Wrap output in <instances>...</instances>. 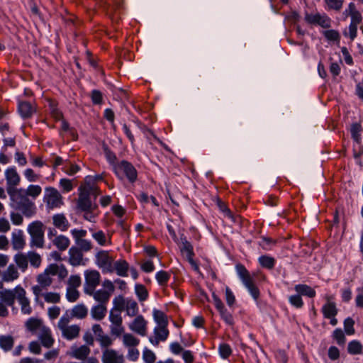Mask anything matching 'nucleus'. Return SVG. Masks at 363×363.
<instances>
[{
  "label": "nucleus",
  "mask_w": 363,
  "mask_h": 363,
  "mask_svg": "<svg viewBox=\"0 0 363 363\" xmlns=\"http://www.w3.org/2000/svg\"><path fill=\"white\" fill-rule=\"evenodd\" d=\"M53 276H57L59 280H63L68 276V270L64 264H50L43 272L38 274L37 284L31 288L36 300L40 297L43 291H48L51 286Z\"/></svg>",
  "instance_id": "obj_1"
},
{
  "label": "nucleus",
  "mask_w": 363,
  "mask_h": 363,
  "mask_svg": "<svg viewBox=\"0 0 363 363\" xmlns=\"http://www.w3.org/2000/svg\"><path fill=\"white\" fill-rule=\"evenodd\" d=\"M93 194L95 196L100 194L97 186L88 184L84 187L80 188V193L77 200V208L81 211L96 208L97 206L93 204L89 199V194Z\"/></svg>",
  "instance_id": "obj_2"
},
{
  "label": "nucleus",
  "mask_w": 363,
  "mask_h": 363,
  "mask_svg": "<svg viewBox=\"0 0 363 363\" xmlns=\"http://www.w3.org/2000/svg\"><path fill=\"white\" fill-rule=\"evenodd\" d=\"M345 13L350 16L351 22L348 27V31L344 32L345 35H348L351 40H353L357 34L358 26L362 21V16L359 11L357 10L354 3L351 2L348 5V8L345 11Z\"/></svg>",
  "instance_id": "obj_3"
},
{
  "label": "nucleus",
  "mask_w": 363,
  "mask_h": 363,
  "mask_svg": "<svg viewBox=\"0 0 363 363\" xmlns=\"http://www.w3.org/2000/svg\"><path fill=\"white\" fill-rule=\"evenodd\" d=\"M70 320L71 317L65 313L61 316L57 323V328L61 331L62 337L69 340L77 337L80 332V327L78 325H69Z\"/></svg>",
  "instance_id": "obj_4"
},
{
  "label": "nucleus",
  "mask_w": 363,
  "mask_h": 363,
  "mask_svg": "<svg viewBox=\"0 0 363 363\" xmlns=\"http://www.w3.org/2000/svg\"><path fill=\"white\" fill-rule=\"evenodd\" d=\"M28 233L30 236V245L42 248L44 245V225L41 221L35 220L28 226Z\"/></svg>",
  "instance_id": "obj_5"
},
{
  "label": "nucleus",
  "mask_w": 363,
  "mask_h": 363,
  "mask_svg": "<svg viewBox=\"0 0 363 363\" xmlns=\"http://www.w3.org/2000/svg\"><path fill=\"white\" fill-rule=\"evenodd\" d=\"M114 172L116 176L123 179L125 177L129 182H134L137 179V171L135 168L128 162L123 160L113 165Z\"/></svg>",
  "instance_id": "obj_6"
},
{
  "label": "nucleus",
  "mask_w": 363,
  "mask_h": 363,
  "mask_svg": "<svg viewBox=\"0 0 363 363\" xmlns=\"http://www.w3.org/2000/svg\"><path fill=\"white\" fill-rule=\"evenodd\" d=\"M43 201L49 209L58 208L64 205L63 197L57 189L52 186L45 189Z\"/></svg>",
  "instance_id": "obj_7"
},
{
  "label": "nucleus",
  "mask_w": 363,
  "mask_h": 363,
  "mask_svg": "<svg viewBox=\"0 0 363 363\" xmlns=\"http://www.w3.org/2000/svg\"><path fill=\"white\" fill-rule=\"evenodd\" d=\"M114 258L108 251L101 250L96 255V264L104 273H113Z\"/></svg>",
  "instance_id": "obj_8"
},
{
  "label": "nucleus",
  "mask_w": 363,
  "mask_h": 363,
  "mask_svg": "<svg viewBox=\"0 0 363 363\" xmlns=\"http://www.w3.org/2000/svg\"><path fill=\"white\" fill-rule=\"evenodd\" d=\"M108 320L111 323L110 333L113 336L121 337L125 333V328L123 325V319L121 314L115 313L113 310H111L109 313Z\"/></svg>",
  "instance_id": "obj_9"
},
{
  "label": "nucleus",
  "mask_w": 363,
  "mask_h": 363,
  "mask_svg": "<svg viewBox=\"0 0 363 363\" xmlns=\"http://www.w3.org/2000/svg\"><path fill=\"white\" fill-rule=\"evenodd\" d=\"M100 281L101 274L99 271L96 269L85 270L84 292L86 294L92 289H96Z\"/></svg>",
  "instance_id": "obj_10"
},
{
  "label": "nucleus",
  "mask_w": 363,
  "mask_h": 363,
  "mask_svg": "<svg viewBox=\"0 0 363 363\" xmlns=\"http://www.w3.org/2000/svg\"><path fill=\"white\" fill-rule=\"evenodd\" d=\"M5 179L6 182V191L9 189L12 191L16 189V186H18L21 182V177L18 173L15 167H9L4 172Z\"/></svg>",
  "instance_id": "obj_11"
},
{
  "label": "nucleus",
  "mask_w": 363,
  "mask_h": 363,
  "mask_svg": "<svg viewBox=\"0 0 363 363\" xmlns=\"http://www.w3.org/2000/svg\"><path fill=\"white\" fill-rule=\"evenodd\" d=\"M305 20L310 24H317L323 28H330L331 26V19L325 14L316 13H306Z\"/></svg>",
  "instance_id": "obj_12"
},
{
  "label": "nucleus",
  "mask_w": 363,
  "mask_h": 363,
  "mask_svg": "<svg viewBox=\"0 0 363 363\" xmlns=\"http://www.w3.org/2000/svg\"><path fill=\"white\" fill-rule=\"evenodd\" d=\"M17 301L21 306V311L24 315H30L32 313V307L29 298L26 296V291L23 288L16 289Z\"/></svg>",
  "instance_id": "obj_13"
},
{
  "label": "nucleus",
  "mask_w": 363,
  "mask_h": 363,
  "mask_svg": "<svg viewBox=\"0 0 363 363\" xmlns=\"http://www.w3.org/2000/svg\"><path fill=\"white\" fill-rule=\"evenodd\" d=\"M147 323L144 317L138 315L128 324V328L131 331L141 336H145L147 334Z\"/></svg>",
  "instance_id": "obj_14"
},
{
  "label": "nucleus",
  "mask_w": 363,
  "mask_h": 363,
  "mask_svg": "<svg viewBox=\"0 0 363 363\" xmlns=\"http://www.w3.org/2000/svg\"><path fill=\"white\" fill-rule=\"evenodd\" d=\"M102 363H124L125 357L123 354L119 353L114 349L105 350L101 352Z\"/></svg>",
  "instance_id": "obj_15"
},
{
  "label": "nucleus",
  "mask_w": 363,
  "mask_h": 363,
  "mask_svg": "<svg viewBox=\"0 0 363 363\" xmlns=\"http://www.w3.org/2000/svg\"><path fill=\"white\" fill-rule=\"evenodd\" d=\"M335 297L333 295L327 294L325 296L326 303L322 307V313L325 318L336 316L337 314V308L335 303L333 301Z\"/></svg>",
  "instance_id": "obj_16"
},
{
  "label": "nucleus",
  "mask_w": 363,
  "mask_h": 363,
  "mask_svg": "<svg viewBox=\"0 0 363 363\" xmlns=\"http://www.w3.org/2000/svg\"><path fill=\"white\" fill-rule=\"evenodd\" d=\"M18 288L23 287L21 285H18L13 289L0 290L1 301L5 303L8 306H13L15 303V300H17L16 289Z\"/></svg>",
  "instance_id": "obj_17"
},
{
  "label": "nucleus",
  "mask_w": 363,
  "mask_h": 363,
  "mask_svg": "<svg viewBox=\"0 0 363 363\" xmlns=\"http://www.w3.org/2000/svg\"><path fill=\"white\" fill-rule=\"evenodd\" d=\"M169 336L167 325H158L154 329V337L150 338V342L154 345H158L160 341H165Z\"/></svg>",
  "instance_id": "obj_18"
},
{
  "label": "nucleus",
  "mask_w": 363,
  "mask_h": 363,
  "mask_svg": "<svg viewBox=\"0 0 363 363\" xmlns=\"http://www.w3.org/2000/svg\"><path fill=\"white\" fill-rule=\"evenodd\" d=\"M8 194L9 195L11 201L14 203L15 207H17L21 203L30 200L23 188L16 189L12 191L9 189Z\"/></svg>",
  "instance_id": "obj_19"
},
{
  "label": "nucleus",
  "mask_w": 363,
  "mask_h": 363,
  "mask_svg": "<svg viewBox=\"0 0 363 363\" xmlns=\"http://www.w3.org/2000/svg\"><path fill=\"white\" fill-rule=\"evenodd\" d=\"M20 277L18 268L13 264H11L4 270L1 274L2 281L4 282H13L18 279Z\"/></svg>",
  "instance_id": "obj_20"
},
{
  "label": "nucleus",
  "mask_w": 363,
  "mask_h": 363,
  "mask_svg": "<svg viewBox=\"0 0 363 363\" xmlns=\"http://www.w3.org/2000/svg\"><path fill=\"white\" fill-rule=\"evenodd\" d=\"M91 352L90 348L87 345H81L80 347H72L69 356L79 360H85Z\"/></svg>",
  "instance_id": "obj_21"
},
{
  "label": "nucleus",
  "mask_w": 363,
  "mask_h": 363,
  "mask_svg": "<svg viewBox=\"0 0 363 363\" xmlns=\"http://www.w3.org/2000/svg\"><path fill=\"white\" fill-rule=\"evenodd\" d=\"M52 219L53 225L60 231H67L70 226L69 220L63 213H56L52 216Z\"/></svg>",
  "instance_id": "obj_22"
},
{
  "label": "nucleus",
  "mask_w": 363,
  "mask_h": 363,
  "mask_svg": "<svg viewBox=\"0 0 363 363\" xmlns=\"http://www.w3.org/2000/svg\"><path fill=\"white\" fill-rule=\"evenodd\" d=\"M11 245L15 250H22L26 245L25 237L21 230H15L11 234Z\"/></svg>",
  "instance_id": "obj_23"
},
{
  "label": "nucleus",
  "mask_w": 363,
  "mask_h": 363,
  "mask_svg": "<svg viewBox=\"0 0 363 363\" xmlns=\"http://www.w3.org/2000/svg\"><path fill=\"white\" fill-rule=\"evenodd\" d=\"M69 263L74 266H79L84 264L83 263V254L82 251L76 247L69 248Z\"/></svg>",
  "instance_id": "obj_24"
},
{
  "label": "nucleus",
  "mask_w": 363,
  "mask_h": 363,
  "mask_svg": "<svg viewBox=\"0 0 363 363\" xmlns=\"http://www.w3.org/2000/svg\"><path fill=\"white\" fill-rule=\"evenodd\" d=\"M37 334L45 347L50 348L52 346L54 340L51 336L50 330L48 327H41V330Z\"/></svg>",
  "instance_id": "obj_25"
},
{
  "label": "nucleus",
  "mask_w": 363,
  "mask_h": 363,
  "mask_svg": "<svg viewBox=\"0 0 363 363\" xmlns=\"http://www.w3.org/2000/svg\"><path fill=\"white\" fill-rule=\"evenodd\" d=\"M237 273L238 277L241 279L245 286L250 287L254 284L253 278L247 270V269L242 264H238L236 266Z\"/></svg>",
  "instance_id": "obj_26"
},
{
  "label": "nucleus",
  "mask_w": 363,
  "mask_h": 363,
  "mask_svg": "<svg viewBox=\"0 0 363 363\" xmlns=\"http://www.w3.org/2000/svg\"><path fill=\"white\" fill-rule=\"evenodd\" d=\"M237 273L238 277L241 279L245 286L250 287L254 284L253 278L247 270V269L242 264H238L236 266Z\"/></svg>",
  "instance_id": "obj_27"
},
{
  "label": "nucleus",
  "mask_w": 363,
  "mask_h": 363,
  "mask_svg": "<svg viewBox=\"0 0 363 363\" xmlns=\"http://www.w3.org/2000/svg\"><path fill=\"white\" fill-rule=\"evenodd\" d=\"M107 313V306L104 303H98L93 306L90 311L91 316L96 320H103Z\"/></svg>",
  "instance_id": "obj_28"
},
{
  "label": "nucleus",
  "mask_w": 363,
  "mask_h": 363,
  "mask_svg": "<svg viewBox=\"0 0 363 363\" xmlns=\"http://www.w3.org/2000/svg\"><path fill=\"white\" fill-rule=\"evenodd\" d=\"M86 294L92 296L94 299L99 303H104L105 305H107V303L108 302L111 297V296L108 295V294L103 289H92L86 293Z\"/></svg>",
  "instance_id": "obj_29"
},
{
  "label": "nucleus",
  "mask_w": 363,
  "mask_h": 363,
  "mask_svg": "<svg viewBox=\"0 0 363 363\" xmlns=\"http://www.w3.org/2000/svg\"><path fill=\"white\" fill-rule=\"evenodd\" d=\"M88 315V308L87 307L83 304L79 303L76 306H74L70 311L69 317H71V319L74 318L77 319H84Z\"/></svg>",
  "instance_id": "obj_30"
},
{
  "label": "nucleus",
  "mask_w": 363,
  "mask_h": 363,
  "mask_svg": "<svg viewBox=\"0 0 363 363\" xmlns=\"http://www.w3.org/2000/svg\"><path fill=\"white\" fill-rule=\"evenodd\" d=\"M13 261L16 263V267L18 268L22 272H25L28 267V253H17L13 257Z\"/></svg>",
  "instance_id": "obj_31"
},
{
  "label": "nucleus",
  "mask_w": 363,
  "mask_h": 363,
  "mask_svg": "<svg viewBox=\"0 0 363 363\" xmlns=\"http://www.w3.org/2000/svg\"><path fill=\"white\" fill-rule=\"evenodd\" d=\"M181 243L179 245L182 255L186 258L193 257L194 256L193 246L189 242L185 236L182 235L180 238Z\"/></svg>",
  "instance_id": "obj_32"
},
{
  "label": "nucleus",
  "mask_w": 363,
  "mask_h": 363,
  "mask_svg": "<svg viewBox=\"0 0 363 363\" xmlns=\"http://www.w3.org/2000/svg\"><path fill=\"white\" fill-rule=\"evenodd\" d=\"M113 267V272L115 271L117 275L123 277H128L129 264L125 259H119L114 262Z\"/></svg>",
  "instance_id": "obj_33"
},
{
  "label": "nucleus",
  "mask_w": 363,
  "mask_h": 363,
  "mask_svg": "<svg viewBox=\"0 0 363 363\" xmlns=\"http://www.w3.org/2000/svg\"><path fill=\"white\" fill-rule=\"evenodd\" d=\"M16 208L21 211L26 217H31L36 212L35 205L34 202L30 200L21 203L18 206L16 207Z\"/></svg>",
  "instance_id": "obj_34"
},
{
  "label": "nucleus",
  "mask_w": 363,
  "mask_h": 363,
  "mask_svg": "<svg viewBox=\"0 0 363 363\" xmlns=\"http://www.w3.org/2000/svg\"><path fill=\"white\" fill-rule=\"evenodd\" d=\"M52 242L59 250L65 251L68 248L70 244V240L67 237L63 235H60L55 236L52 240Z\"/></svg>",
  "instance_id": "obj_35"
},
{
  "label": "nucleus",
  "mask_w": 363,
  "mask_h": 363,
  "mask_svg": "<svg viewBox=\"0 0 363 363\" xmlns=\"http://www.w3.org/2000/svg\"><path fill=\"white\" fill-rule=\"evenodd\" d=\"M40 297L43 298L44 301L48 303L56 304L59 303L61 301L60 294L55 291H43Z\"/></svg>",
  "instance_id": "obj_36"
},
{
  "label": "nucleus",
  "mask_w": 363,
  "mask_h": 363,
  "mask_svg": "<svg viewBox=\"0 0 363 363\" xmlns=\"http://www.w3.org/2000/svg\"><path fill=\"white\" fill-rule=\"evenodd\" d=\"M122 342L127 348L136 347L140 344V340L131 333H125L122 335Z\"/></svg>",
  "instance_id": "obj_37"
},
{
  "label": "nucleus",
  "mask_w": 363,
  "mask_h": 363,
  "mask_svg": "<svg viewBox=\"0 0 363 363\" xmlns=\"http://www.w3.org/2000/svg\"><path fill=\"white\" fill-rule=\"evenodd\" d=\"M14 345V338L11 335H0V348L4 352L11 350Z\"/></svg>",
  "instance_id": "obj_38"
},
{
  "label": "nucleus",
  "mask_w": 363,
  "mask_h": 363,
  "mask_svg": "<svg viewBox=\"0 0 363 363\" xmlns=\"http://www.w3.org/2000/svg\"><path fill=\"white\" fill-rule=\"evenodd\" d=\"M18 111L23 118H26L33 115L35 109L29 102L21 101L18 104Z\"/></svg>",
  "instance_id": "obj_39"
},
{
  "label": "nucleus",
  "mask_w": 363,
  "mask_h": 363,
  "mask_svg": "<svg viewBox=\"0 0 363 363\" xmlns=\"http://www.w3.org/2000/svg\"><path fill=\"white\" fill-rule=\"evenodd\" d=\"M138 310L137 302L133 298H127V303L124 310L125 311L127 315L130 317L136 316L138 313Z\"/></svg>",
  "instance_id": "obj_40"
},
{
  "label": "nucleus",
  "mask_w": 363,
  "mask_h": 363,
  "mask_svg": "<svg viewBox=\"0 0 363 363\" xmlns=\"http://www.w3.org/2000/svg\"><path fill=\"white\" fill-rule=\"evenodd\" d=\"M40 320L37 318H29L26 323V327L31 332L38 333L40 330L41 327H44Z\"/></svg>",
  "instance_id": "obj_41"
},
{
  "label": "nucleus",
  "mask_w": 363,
  "mask_h": 363,
  "mask_svg": "<svg viewBox=\"0 0 363 363\" xmlns=\"http://www.w3.org/2000/svg\"><path fill=\"white\" fill-rule=\"evenodd\" d=\"M295 291L299 294V295L307 296L308 297H314L315 296V291L311 286L306 284H298L295 286Z\"/></svg>",
  "instance_id": "obj_42"
},
{
  "label": "nucleus",
  "mask_w": 363,
  "mask_h": 363,
  "mask_svg": "<svg viewBox=\"0 0 363 363\" xmlns=\"http://www.w3.org/2000/svg\"><path fill=\"white\" fill-rule=\"evenodd\" d=\"M126 303L127 298H125L122 296H118L113 300V308L112 310H113L115 313L121 314V311L125 310Z\"/></svg>",
  "instance_id": "obj_43"
},
{
  "label": "nucleus",
  "mask_w": 363,
  "mask_h": 363,
  "mask_svg": "<svg viewBox=\"0 0 363 363\" xmlns=\"http://www.w3.org/2000/svg\"><path fill=\"white\" fill-rule=\"evenodd\" d=\"M96 340L99 343L101 352L104 351L105 350L111 349L110 347L113 343V340L108 335L104 334L103 335H100L99 337H97Z\"/></svg>",
  "instance_id": "obj_44"
},
{
  "label": "nucleus",
  "mask_w": 363,
  "mask_h": 363,
  "mask_svg": "<svg viewBox=\"0 0 363 363\" xmlns=\"http://www.w3.org/2000/svg\"><path fill=\"white\" fill-rule=\"evenodd\" d=\"M25 193L28 197H31L33 199H35L42 193V188L40 186L37 184H30L28 187L24 189Z\"/></svg>",
  "instance_id": "obj_45"
},
{
  "label": "nucleus",
  "mask_w": 363,
  "mask_h": 363,
  "mask_svg": "<svg viewBox=\"0 0 363 363\" xmlns=\"http://www.w3.org/2000/svg\"><path fill=\"white\" fill-rule=\"evenodd\" d=\"M363 346L358 340H352L348 343L347 352L350 354L356 355L362 353Z\"/></svg>",
  "instance_id": "obj_46"
},
{
  "label": "nucleus",
  "mask_w": 363,
  "mask_h": 363,
  "mask_svg": "<svg viewBox=\"0 0 363 363\" xmlns=\"http://www.w3.org/2000/svg\"><path fill=\"white\" fill-rule=\"evenodd\" d=\"M92 238L101 246H105L107 244H111V238L107 237L102 230H99L92 234Z\"/></svg>",
  "instance_id": "obj_47"
},
{
  "label": "nucleus",
  "mask_w": 363,
  "mask_h": 363,
  "mask_svg": "<svg viewBox=\"0 0 363 363\" xmlns=\"http://www.w3.org/2000/svg\"><path fill=\"white\" fill-rule=\"evenodd\" d=\"M28 262L34 268H38L41 265L42 258L39 254L35 252L29 251L28 252Z\"/></svg>",
  "instance_id": "obj_48"
},
{
  "label": "nucleus",
  "mask_w": 363,
  "mask_h": 363,
  "mask_svg": "<svg viewBox=\"0 0 363 363\" xmlns=\"http://www.w3.org/2000/svg\"><path fill=\"white\" fill-rule=\"evenodd\" d=\"M135 292L140 301H145L148 298V291L143 284H135Z\"/></svg>",
  "instance_id": "obj_49"
},
{
  "label": "nucleus",
  "mask_w": 363,
  "mask_h": 363,
  "mask_svg": "<svg viewBox=\"0 0 363 363\" xmlns=\"http://www.w3.org/2000/svg\"><path fill=\"white\" fill-rule=\"evenodd\" d=\"M153 318L158 325H167L168 324L167 315L160 310H153Z\"/></svg>",
  "instance_id": "obj_50"
},
{
  "label": "nucleus",
  "mask_w": 363,
  "mask_h": 363,
  "mask_svg": "<svg viewBox=\"0 0 363 363\" xmlns=\"http://www.w3.org/2000/svg\"><path fill=\"white\" fill-rule=\"evenodd\" d=\"M155 278L160 286H164L169 281L170 274L166 271L161 270L157 272Z\"/></svg>",
  "instance_id": "obj_51"
},
{
  "label": "nucleus",
  "mask_w": 363,
  "mask_h": 363,
  "mask_svg": "<svg viewBox=\"0 0 363 363\" xmlns=\"http://www.w3.org/2000/svg\"><path fill=\"white\" fill-rule=\"evenodd\" d=\"M23 175L28 182H35L38 181L41 176L36 174L33 169L27 168L23 172Z\"/></svg>",
  "instance_id": "obj_52"
},
{
  "label": "nucleus",
  "mask_w": 363,
  "mask_h": 363,
  "mask_svg": "<svg viewBox=\"0 0 363 363\" xmlns=\"http://www.w3.org/2000/svg\"><path fill=\"white\" fill-rule=\"evenodd\" d=\"M332 337L339 345H343L346 342L344 332L340 328H336L333 331Z\"/></svg>",
  "instance_id": "obj_53"
},
{
  "label": "nucleus",
  "mask_w": 363,
  "mask_h": 363,
  "mask_svg": "<svg viewBox=\"0 0 363 363\" xmlns=\"http://www.w3.org/2000/svg\"><path fill=\"white\" fill-rule=\"evenodd\" d=\"M81 284L82 279L79 275H71L67 281V287L77 289L78 287L80 286Z\"/></svg>",
  "instance_id": "obj_54"
},
{
  "label": "nucleus",
  "mask_w": 363,
  "mask_h": 363,
  "mask_svg": "<svg viewBox=\"0 0 363 363\" xmlns=\"http://www.w3.org/2000/svg\"><path fill=\"white\" fill-rule=\"evenodd\" d=\"M354 325V321L352 318H347L344 320V330L347 335H352L355 333Z\"/></svg>",
  "instance_id": "obj_55"
},
{
  "label": "nucleus",
  "mask_w": 363,
  "mask_h": 363,
  "mask_svg": "<svg viewBox=\"0 0 363 363\" xmlns=\"http://www.w3.org/2000/svg\"><path fill=\"white\" fill-rule=\"evenodd\" d=\"M259 262L263 267H265L267 269H272L274 266V258L267 256V255L261 256L259 258Z\"/></svg>",
  "instance_id": "obj_56"
},
{
  "label": "nucleus",
  "mask_w": 363,
  "mask_h": 363,
  "mask_svg": "<svg viewBox=\"0 0 363 363\" xmlns=\"http://www.w3.org/2000/svg\"><path fill=\"white\" fill-rule=\"evenodd\" d=\"M79 297V292L77 289L67 288L66 289V298L69 302L76 301Z\"/></svg>",
  "instance_id": "obj_57"
},
{
  "label": "nucleus",
  "mask_w": 363,
  "mask_h": 363,
  "mask_svg": "<svg viewBox=\"0 0 363 363\" xmlns=\"http://www.w3.org/2000/svg\"><path fill=\"white\" fill-rule=\"evenodd\" d=\"M70 233L74 240L75 243H77L79 240L84 239V238L86 237V235L87 234V232L86 230L77 229V228L72 229L70 231Z\"/></svg>",
  "instance_id": "obj_58"
},
{
  "label": "nucleus",
  "mask_w": 363,
  "mask_h": 363,
  "mask_svg": "<svg viewBox=\"0 0 363 363\" xmlns=\"http://www.w3.org/2000/svg\"><path fill=\"white\" fill-rule=\"evenodd\" d=\"M361 125L359 123H354L352 125L350 132L352 138L357 142L360 141Z\"/></svg>",
  "instance_id": "obj_59"
},
{
  "label": "nucleus",
  "mask_w": 363,
  "mask_h": 363,
  "mask_svg": "<svg viewBox=\"0 0 363 363\" xmlns=\"http://www.w3.org/2000/svg\"><path fill=\"white\" fill-rule=\"evenodd\" d=\"M329 9L340 11L343 5L344 0H325Z\"/></svg>",
  "instance_id": "obj_60"
},
{
  "label": "nucleus",
  "mask_w": 363,
  "mask_h": 363,
  "mask_svg": "<svg viewBox=\"0 0 363 363\" xmlns=\"http://www.w3.org/2000/svg\"><path fill=\"white\" fill-rule=\"evenodd\" d=\"M143 359L145 363H154L156 356L152 351L146 348L143 352Z\"/></svg>",
  "instance_id": "obj_61"
},
{
  "label": "nucleus",
  "mask_w": 363,
  "mask_h": 363,
  "mask_svg": "<svg viewBox=\"0 0 363 363\" xmlns=\"http://www.w3.org/2000/svg\"><path fill=\"white\" fill-rule=\"evenodd\" d=\"M76 245L79 247L81 251L88 252L91 250L92 244L89 240L82 239L77 242Z\"/></svg>",
  "instance_id": "obj_62"
},
{
  "label": "nucleus",
  "mask_w": 363,
  "mask_h": 363,
  "mask_svg": "<svg viewBox=\"0 0 363 363\" xmlns=\"http://www.w3.org/2000/svg\"><path fill=\"white\" fill-rule=\"evenodd\" d=\"M219 353L222 358H228L232 353V350L229 345L223 343L219 346Z\"/></svg>",
  "instance_id": "obj_63"
},
{
  "label": "nucleus",
  "mask_w": 363,
  "mask_h": 363,
  "mask_svg": "<svg viewBox=\"0 0 363 363\" xmlns=\"http://www.w3.org/2000/svg\"><path fill=\"white\" fill-rule=\"evenodd\" d=\"M222 319L229 325H234V320L232 314L226 308L220 312Z\"/></svg>",
  "instance_id": "obj_64"
}]
</instances>
